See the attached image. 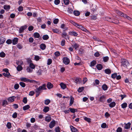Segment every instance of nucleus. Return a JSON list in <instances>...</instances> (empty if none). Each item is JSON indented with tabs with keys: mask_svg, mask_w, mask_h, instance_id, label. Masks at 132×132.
<instances>
[{
	"mask_svg": "<svg viewBox=\"0 0 132 132\" xmlns=\"http://www.w3.org/2000/svg\"><path fill=\"white\" fill-rule=\"evenodd\" d=\"M63 63L66 65L68 64L70 62L69 59L67 57H63Z\"/></svg>",
	"mask_w": 132,
	"mask_h": 132,
	"instance_id": "obj_5",
	"label": "nucleus"
},
{
	"mask_svg": "<svg viewBox=\"0 0 132 132\" xmlns=\"http://www.w3.org/2000/svg\"><path fill=\"white\" fill-rule=\"evenodd\" d=\"M116 12L118 15L126 18L129 20L131 21L132 19L129 16L126 14H124L122 12L119 11L118 10H116Z\"/></svg>",
	"mask_w": 132,
	"mask_h": 132,
	"instance_id": "obj_1",
	"label": "nucleus"
},
{
	"mask_svg": "<svg viewBox=\"0 0 132 132\" xmlns=\"http://www.w3.org/2000/svg\"><path fill=\"white\" fill-rule=\"evenodd\" d=\"M30 107L29 105H27L23 107V110H26L29 109L30 108Z\"/></svg>",
	"mask_w": 132,
	"mask_h": 132,
	"instance_id": "obj_32",
	"label": "nucleus"
},
{
	"mask_svg": "<svg viewBox=\"0 0 132 132\" xmlns=\"http://www.w3.org/2000/svg\"><path fill=\"white\" fill-rule=\"evenodd\" d=\"M41 49L42 50H44L45 49L46 47L45 45L44 44H42L40 46Z\"/></svg>",
	"mask_w": 132,
	"mask_h": 132,
	"instance_id": "obj_26",
	"label": "nucleus"
},
{
	"mask_svg": "<svg viewBox=\"0 0 132 132\" xmlns=\"http://www.w3.org/2000/svg\"><path fill=\"white\" fill-rule=\"evenodd\" d=\"M43 72V71L42 70L40 69L38 71L37 73L38 75H41L42 74Z\"/></svg>",
	"mask_w": 132,
	"mask_h": 132,
	"instance_id": "obj_37",
	"label": "nucleus"
},
{
	"mask_svg": "<svg viewBox=\"0 0 132 132\" xmlns=\"http://www.w3.org/2000/svg\"><path fill=\"white\" fill-rule=\"evenodd\" d=\"M50 102V101L48 99H46L45 101V104L48 105Z\"/></svg>",
	"mask_w": 132,
	"mask_h": 132,
	"instance_id": "obj_40",
	"label": "nucleus"
},
{
	"mask_svg": "<svg viewBox=\"0 0 132 132\" xmlns=\"http://www.w3.org/2000/svg\"><path fill=\"white\" fill-rule=\"evenodd\" d=\"M23 102L25 104H26L27 103V101L26 97H24L23 98Z\"/></svg>",
	"mask_w": 132,
	"mask_h": 132,
	"instance_id": "obj_61",
	"label": "nucleus"
},
{
	"mask_svg": "<svg viewBox=\"0 0 132 132\" xmlns=\"http://www.w3.org/2000/svg\"><path fill=\"white\" fill-rule=\"evenodd\" d=\"M60 130V128L59 127L56 128L55 129V132H61Z\"/></svg>",
	"mask_w": 132,
	"mask_h": 132,
	"instance_id": "obj_46",
	"label": "nucleus"
},
{
	"mask_svg": "<svg viewBox=\"0 0 132 132\" xmlns=\"http://www.w3.org/2000/svg\"><path fill=\"white\" fill-rule=\"evenodd\" d=\"M70 128L72 132H78V130L73 126H71Z\"/></svg>",
	"mask_w": 132,
	"mask_h": 132,
	"instance_id": "obj_10",
	"label": "nucleus"
},
{
	"mask_svg": "<svg viewBox=\"0 0 132 132\" xmlns=\"http://www.w3.org/2000/svg\"><path fill=\"white\" fill-rule=\"evenodd\" d=\"M49 108L48 106H45L43 109V111L44 112L46 113L49 110Z\"/></svg>",
	"mask_w": 132,
	"mask_h": 132,
	"instance_id": "obj_21",
	"label": "nucleus"
},
{
	"mask_svg": "<svg viewBox=\"0 0 132 132\" xmlns=\"http://www.w3.org/2000/svg\"><path fill=\"white\" fill-rule=\"evenodd\" d=\"M102 88L103 90L105 91L107 90L108 87L106 84H104L102 85Z\"/></svg>",
	"mask_w": 132,
	"mask_h": 132,
	"instance_id": "obj_24",
	"label": "nucleus"
},
{
	"mask_svg": "<svg viewBox=\"0 0 132 132\" xmlns=\"http://www.w3.org/2000/svg\"><path fill=\"white\" fill-rule=\"evenodd\" d=\"M49 38L48 36L47 35L43 36L42 38L44 40H47Z\"/></svg>",
	"mask_w": 132,
	"mask_h": 132,
	"instance_id": "obj_31",
	"label": "nucleus"
},
{
	"mask_svg": "<svg viewBox=\"0 0 132 132\" xmlns=\"http://www.w3.org/2000/svg\"><path fill=\"white\" fill-rule=\"evenodd\" d=\"M17 116V113L15 112L13 113L12 115V117L13 118H16Z\"/></svg>",
	"mask_w": 132,
	"mask_h": 132,
	"instance_id": "obj_52",
	"label": "nucleus"
},
{
	"mask_svg": "<svg viewBox=\"0 0 132 132\" xmlns=\"http://www.w3.org/2000/svg\"><path fill=\"white\" fill-rule=\"evenodd\" d=\"M17 47L18 48L20 49H22L23 48L22 45L20 44H17Z\"/></svg>",
	"mask_w": 132,
	"mask_h": 132,
	"instance_id": "obj_48",
	"label": "nucleus"
},
{
	"mask_svg": "<svg viewBox=\"0 0 132 132\" xmlns=\"http://www.w3.org/2000/svg\"><path fill=\"white\" fill-rule=\"evenodd\" d=\"M46 85L45 84H43L42 86H40L38 88H37L36 89L37 90V91H39L41 92L43 90H46Z\"/></svg>",
	"mask_w": 132,
	"mask_h": 132,
	"instance_id": "obj_4",
	"label": "nucleus"
},
{
	"mask_svg": "<svg viewBox=\"0 0 132 132\" xmlns=\"http://www.w3.org/2000/svg\"><path fill=\"white\" fill-rule=\"evenodd\" d=\"M106 98V96L104 95H103L102 96L100 97L99 99V101L100 102H103Z\"/></svg>",
	"mask_w": 132,
	"mask_h": 132,
	"instance_id": "obj_12",
	"label": "nucleus"
},
{
	"mask_svg": "<svg viewBox=\"0 0 132 132\" xmlns=\"http://www.w3.org/2000/svg\"><path fill=\"white\" fill-rule=\"evenodd\" d=\"M10 7V6L9 5H5L4 6V9L5 10H9Z\"/></svg>",
	"mask_w": 132,
	"mask_h": 132,
	"instance_id": "obj_38",
	"label": "nucleus"
},
{
	"mask_svg": "<svg viewBox=\"0 0 132 132\" xmlns=\"http://www.w3.org/2000/svg\"><path fill=\"white\" fill-rule=\"evenodd\" d=\"M40 59V58L39 56L37 55L35 56V59L36 61H38Z\"/></svg>",
	"mask_w": 132,
	"mask_h": 132,
	"instance_id": "obj_64",
	"label": "nucleus"
},
{
	"mask_svg": "<svg viewBox=\"0 0 132 132\" xmlns=\"http://www.w3.org/2000/svg\"><path fill=\"white\" fill-rule=\"evenodd\" d=\"M35 92L36 93V97H38L40 94V93H41V92L39 91H37V90H36V89L35 90Z\"/></svg>",
	"mask_w": 132,
	"mask_h": 132,
	"instance_id": "obj_57",
	"label": "nucleus"
},
{
	"mask_svg": "<svg viewBox=\"0 0 132 132\" xmlns=\"http://www.w3.org/2000/svg\"><path fill=\"white\" fill-rule=\"evenodd\" d=\"M80 27H80L79 29H81L83 31H85L87 33L89 32L83 26H81Z\"/></svg>",
	"mask_w": 132,
	"mask_h": 132,
	"instance_id": "obj_22",
	"label": "nucleus"
},
{
	"mask_svg": "<svg viewBox=\"0 0 132 132\" xmlns=\"http://www.w3.org/2000/svg\"><path fill=\"white\" fill-rule=\"evenodd\" d=\"M84 120L88 122H91V119L87 117H85L84 118Z\"/></svg>",
	"mask_w": 132,
	"mask_h": 132,
	"instance_id": "obj_42",
	"label": "nucleus"
},
{
	"mask_svg": "<svg viewBox=\"0 0 132 132\" xmlns=\"http://www.w3.org/2000/svg\"><path fill=\"white\" fill-rule=\"evenodd\" d=\"M19 87V85L18 84H16L14 86V88L15 89H17Z\"/></svg>",
	"mask_w": 132,
	"mask_h": 132,
	"instance_id": "obj_63",
	"label": "nucleus"
},
{
	"mask_svg": "<svg viewBox=\"0 0 132 132\" xmlns=\"http://www.w3.org/2000/svg\"><path fill=\"white\" fill-rule=\"evenodd\" d=\"M60 1L59 0H55L54 3L56 5H57L60 3Z\"/></svg>",
	"mask_w": 132,
	"mask_h": 132,
	"instance_id": "obj_62",
	"label": "nucleus"
},
{
	"mask_svg": "<svg viewBox=\"0 0 132 132\" xmlns=\"http://www.w3.org/2000/svg\"><path fill=\"white\" fill-rule=\"evenodd\" d=\"M30 68L28 67H27L26 70L28 72H31L32 71V70L30 69Z\"/></svg>",
	"mask_w": 132,
	"mask_h": 132,
	"instance_id": "obj_44",
	"label": "nucleus"
},
{
	"mask_svg": "<svg viewBox=\"0 0 132 132\" xmlns=\"http://www.w3.org/2000/svg\"><path fill=\"white\" fill-rule=\"evenodd\" d=\"M117 76V74L116 73L112 74L111 75V77L113 78H115Z\"/></svg>",
	"mask_w": 132,
	"mask_h": 132,
	"instance_id": "obj_50",
	"label": "nucleus"
},
{
	"mask_svg": "<svg viewBox=\"0 0 132 132\" xmlns=\"http://www.w3.org/2000/svg\"><path fill=\"white\" fill-rule=\"evenodd\" d=\"M96 64V61L94 60L92 61L90 63V66L93 67Z\"/></svg>",
	"mask_w": 132,
	"mask_h": 132,
	"instance_id": "obj_35",
	"label": "nucleus"
},
{
	"mask_svg": "<svg viewBox=\"0 0 132 132\" xmlns=\"http://www.w3.org/2000/svg\"><path fill=\"white\" fill-rule=\"evenodd\" d=\"M6 39L4 37H0V45L3 44L5 42Z\"/></svg>",
	"mask_w": 132,
	"mask_h": 132,
	"instance_id": "obj_11",
	"label": "nucleus"
},
{
	"mask_svg": "<svg viewBox=\"0 0 132 132\" xmlns=\"http://www.w3.org/2000/svg\"><path fill=\"white\" fill-rule=\"evenodd\" d=\"M6 126L9 129H10L11 128V123L10 122L7 123L6 125Z\"/></svg>",
	"mask_w": 132,
	"mask_h": 132,
	"instance_id": "obj_47",
	"label": "nucleus"
},
{
	"mask_svg": "<svg viewBox=\"0 0 132 132\" xmlns=\"http://www.w3.org/2000/svg\"><path fill=\"white\" fill-rule=\"evenodd\" d=\"M5 53L3 52H2L0 53V56L2 57H4L5 56Z\"/></svg>",
	"mask_w": 132,
	"mask_h": 132,
	"instance_id": "obj_41",
	"label": "nucleus"
},
{
	"mask_svg": "<svg viewBox=\"0 0 132 132\" xmlns=\"http://www.w3.org/2000/svg\"><path fill=\"white\" fill-rule=\"evenodd\" d=\"M29 67L31 69H34L35 68V66L32 63H30L29 64Z\"/></svg>",
	"mask_w": 132,
	"mask_h": 132,
	"instance_id": "obj_29",
	"label": "nucleus"
},
{
	"mask_svg": "<svg viewBox=\"0 0 132 132\" xmlns=\"http://www.w3.org/2000/svg\"><path fill=\"white\" fill-rule=\"evenodd\" d=\"M74 15L76 16H78L80 14V12L78 11H75L73 12Z\"/></svg>",
	"mask_w": 132,
	"mask_h": 132,
	"instance_id": "obj_28",
	"label": "nucleus"
},
{
	"mask_svg": "<svg viewBox=\"0 0 132 132\" xmlns=\"http://www.w3.org/2000/svg\"><path fill=\"white\" fill-rule=\"evenodd\" d=\"M47 86V88L48 89H50L52 88L53 87V85L51 83L49 82L48 83Z\"/></svg>",
	"mask_w": 132,
	"mask_h": 132,
	"instance_id": "obj_16",
	"label": "nucleus"
},
{
	"mask_svg": "<svg viewBox=\"0 0 132 132\" xmlns=\"http://www.w3.org/2000/svg\"><path fill=\"white\" fill-rule=\"evenodd\" d=\"M122 129L120 127H118L116 130L117 132H122Z\"/></svg>",
	"mask_w": 132,
	"mask_h": 132,
	"instance_id": "obj_53",
	"label": "nucleus"
},
{
	"mask_svg": "<svg viewBox=\"0 0 132 132\" xmlns=\"http://www.w3.org/2000/svg\"><path fill=\"white\" fill-rule=\"evenodd\" d=\"M18 41V39L17 38H14L12 40V43L13 45L17 44Z\"/></svg>",
	"mask_w": 132,
	"mask_h": 132,
	"instance_id": "obj_14",
	"label": "nucleus"
},
{
	"mask_svg": "<svg viewBox=\"0 0 132 132\" xmlns=\"http://www.w3.org/2000/svg\"><path fill=\"white\" fill-rule=\"evenodd\" d=\"M63 2L64 4L66 5H68L69 3V0H64Z\"/></svg>",
	"mask_w": 132,
	"mask_h": 132,
	"instance_id": "obj_54",
	"label": "nucleus"
},
{
	"mask_svg": "<svg viewBox=\"0 0 132 132\" xmlns=\"http://www.w3.org/2000/svg\"><path fill=\"white\" fill-rule=\"evenodd\" d=\"M105 73L108 74H110L111 73V71L109 69H106L104 70Z\"/></svg>",
	"mask_w": 132,
	"mask_h": 132,
	"instance_id": "obj_27",
	"label": "nucleus"
},
{
	"mask_svg": "<svg viewBox=\"0 0 132 132\" xmlns=\"http://www.w3.org/2000/svg\"><path fill=\"white\" fill-rule=\"evenodd\" d=\"M51 117L49 116H47L46 117L45 121H46L49 122L51 120Z\"/></svg>",
	"mask_w": 132,
	"mask_h": 132,
	"instance_id": "obj_30",
	"label": "nucleus"
},
{
	"mask_svg": "<svg viewBox=\"0 0 132 132\" xmlns=\"http://www.w3.org/2000/svg\"><path fill=\"white\" fill-rule=\"evenodd\" d=\"M106 20L108 21H109L111 22H113V20H114V19H111L110 18L107 17L106 18Z\"/></svg>",
	"mask_w": 132,
	"mask_h": 132,
	"instance_id": "obj_36",
	"label": "nucleus"
},
{
	"mask_svg": "<svg viewBox=\"0 0 132 132\" xmlns=\"http://www.w3.org/2000/svg\"><path fill=\"white\" fill-rule=\"evenodd\" d=\"M55 121L53 120L49 124V127L51 128H52L55 125Z\"/></svg>",
	"mask_w": 132,
	"mask_h": 132,
	"instance_id": "obj_7",
	"label": "nucleus"
},
{
	"mask_svg": "<svg viewBox=\"0 0 132 132\" xmlns=\"http://www.w3.org/2000/svg\"><path fill=\"white\" fill-rule=\"evenodd\" d=\"M52 61L51 59H49L47 60V64L48 65H50L52 63Z\"/></svg>",
	"mask_w": 132,
	"mask_h": 132,
	"instance_id": "obj_58",
	"label": "nucleus"
},
{
	"mask_svg": "<svg viewBox=\"0 0 132 132\" xmlns=\"http://www.w3.org/2000/svg\"><path fill=\"white\" fill-rule=\"evenodd\" d=\"M16 97L14 96H12L9 97L7 99V100L9 102H12L14 101V99H15Z\"/></svg>",
	"mask_w": 132,
	"mask_h": 132,
	"instance_id": "obj_9",
	"label": "nucleus"
},
{
	"mask_svg": "<svg viewBox=\"0 0 132 132\" xmlns=\"http://www.w3.org/2000/svg\"><path fill=\"white\" fill-rule=\"evenodd\" d=\"M121 66L126 67L129 66V63L128 61L125 59H122L121 60Z\"/></svg>",
	"mask_w": 132,
	"mask_h": 132,
	"instance_id": "obj_2",
	"label": "nucleus"
},
{
	"mask_svg": "<svg viewBox=\"0 0 132 132\" xmlns=\"http://www.w3.org/2000/svg\"><path fill=\"white\" fill-rule=\"evenodd\" d=\"M106 124L105 123H103L101 125V127L102 128H104L106 127H106Z\"/></svg>",
	"mask_w": 132,
	"mask_h": 132,
	"instance_id": "obj_49",
	"label": "nucleus"
},
{
	"mask_svg": "<svg viewBox=\"0 0 132 132\" xmlns=\"http://www.w3.org/2000/svg\"><path fill=\"white\" fill-rule=\"evenodd\" d=\"M84 88L83 87H80L78 89V91L79 92H81L82 91L84 90Z\"/></svg>",
	"mask_w": 132,
	"mask_h": 132,
	"instance_id": "obj_56",
	"label": "nucleus"
},
{
	"mask_svg": "<svg viewBox=\"0 0 132 132\" xmlns=\"http://www.w3.org/2000/svg\"><path fill=\"white\" fill-rule=\"evenodd\" d=\"M27 26L26 25L22 26L19 29V32L21 33L23 32L24 30L27 28Z\"/></svg>",
	"mask_w": 132,
	"mask_h": 132,
	"instance_id": "obj_6",
	"label": "nucleus"
},
{
	"mask_svg": "<svg viewBox=\"0 0 132 132\" xmlns=\"http://www.w3.org/2000/svg\"><path fill=\"white\" fill-rule=\"evenodd\" d=\"M109 57L107 56L104 57L103 58V60L104 61V62H107L109 60Z\"/></svg>",
	"mask_w": 132,
	"mask_h": 132,
	"instance_id": "obj_39",
	"label": "nucleus"
},
{
	"mask_svg": "<svg viewBox=\"0 0 132 132\" xmlns=\"http://www.w3.org/2000/svg\"><path fill=\"white\" fill-rule=\"evenodd\" d=\"M131 124L130 122H128L126 124L124 127V128L126 129H129L130 127Z\"/></svg>",
	"mask_w": 132,
	"mask_h": 132,
	"instance_id": "obj_13",
	"label": "nucleus"
},
{
	"mask_svg": "<svg viewBox=\"0 0 132 132\" xmlns=\"http://www.w3.org/2000/svg\"><path fill=\"white\" fill-rule=\"evenodd\" d=\"M97 69L99 70H100L103 67L101 64H97L96 65Z\"/></svg>",
	"mask_w": 132,
	"mask_h": 132,
	"instance_id": "obj_25",
	"label": "nucleus"
},
{
	"mask_svg": "<svg viewBox=\"0 0 132 132\" xmlns=\"http://www.w3.org/2000/svg\"><path fill=\"white\" fill-rule=\"evenodd\" d=\"M7 101L6 100H4L3 102L2 105L5 106L6 105H7Z\"/></svg>",
	"mask_w": 132,
	"mask_h": 132,
	"instance_id": "obj_43",
	"label": "nucleus"
},
{
	"mask_svg": "<svg viewBox=\"0 0 132 132\" xmlns=\"http://www.w3.org/2000/svg\"><path fill=\"white\" fill-rule=\"evenodd\" d=\"M75 82L77 84H80L81 83L82 81L81 79L80 78H76L75 80Z\"/></svg>",
	"mask_w": 132,
	"mask_h": 132,
	"instance_id": "obj_15",
	"label": "nucleus"
},
{
	"mask_svg": "<svg viewBox=\"0 0 132 132\" xmlns=\"http://www.w3.org/2000/svg\"><path fill=\"white\" fill-rule=\"evenodd\" d=\"M20 85L22 87H24L26 86L25 83L23 82H20L19 83Z\"/></svg>",
	"mask_w": 132,
	"mask_h": 132,
	"instance_id": "obj_45",
	"label": "nucleus"
},
{
	"mask_svg": "<svg viewBox=\"0 0 132 132\" xmlns=\"http://www.w3.org/2000/svg\"><path fill=\"white\" fill-rule=\"evenodd\" d=\"M69 109L70 111L72 113H74L75 112V109H74L70 108Z\"/></svg>",
	"mask_w": 132,
	"mask_h": 132,
	"instance_id": "obj_55",
	"label": "nucleus"
},
{
	"mask_svg": "<svg viewBox=\"0 0 132 132\" xmlns=\"http://www.w3.org/2000/svg\"><path fill=\"white\" fill-rule=\"evenodd\" d=\"M21 81L23 82H29L30 83H37V82L34 80H30L26 78L22 77L20 78Z\"/></svg>",
	"mask_w": 132,
	"mask_h": 132,
	"instance_id": "obj_3",
	"label": "nucleus"
},
{
	"mask_svg": "<svg viewBox=\"0 0 132 132\" xmlns=\"http://www.w3.org/2000/svg\"><path fill=\"white\" fill-rule=\"evenodd\" d=\"M73 47L75 48L76 50L77 49L79 48V45L78 44L76 43H75L72 45Z\"/></svg>",
	"mask_w": 132,
	"mask_h": 132,
	"instance_id": "obj_18",
	"label": "nucleus"
},
{
	"mask_svg": "<svg viewBox=\"0 0 132 132\" xmlns=\"http://www.w3.org/2000/svg\"><path fill=\"white\" fill-rule=\"evenodd\" d=\"M60 85L61 88L63 89H64L66 88V85L63 83H61L60 84Z\"/></svg>",
	"mask_w": 132,
	"mask_h": 132,
	"instance_id": "obj_20",
	"label": "nucleus"
},
{
	"mask_svg": "<svg viewBox=\"0 0 132 132\" xmlns=\"http://www.w3.org/2000/svg\"><path fill=\"white\" fill-rule=\"evenodd\" d=\"M23 8L22 6H20L18 9V10L20 12L22 11H23Z\"/></svg>",
	"mask_w": 132,
	"mask_h": 132,
	"instance_id": "obj_60",
	"label": "nucleus"
},
{
	"mask_svg": "<svg viewBox=\"0 0 132 132\" xmlns=\"http://www.w3.org/2000/svg\"><path fill=\"white\" fill-rule=\"evenodd\" d=\"M52 30L53 31L54 33H58L59 32V30L56 29H52Z\"/></svg>",
	"mask_w": 132,
	"mask_h": 132,
	"instance_id": "obj_51",
	"label": "nucleus"
},
{
	"mask_svg": "<svg viewBox=\"0 0 132 132\" xmlns=\"http://www.w3.org/2000/svg\"><path fill=\"white\" fill-rule=\"evenodd\" d=\"M34 36L35 38H39L40 37V35L39 33L38 32H35L34 33Z\"/></svg>",
	"mask_w": 132,
	"mask_h": 132,
	"instance_id": "obj_19",
	"label": "nucleus"
},
{
	"mask_svg": "<svg viewBox=\"0 0 132 132\" xmlns=\"http://www.w3.org/2000/svg\"><path fill=\"white\" fill-rule=\"evenodd\" d=\"M74 98L72 96H71L70 97V100L69 104L70 106H71L73 104L74 102Z\"/></svg>",
	"mask_w": 132,
	"mask_h": 132,
	"instance_id": "obj_23",
	"label": "nucleus"
},
{
	"mask_svg": "<svg viewBox=\"0 0 132 132\" xmlns=\"http://www.w3.org/2000/svg\"><path fill=\"white\" fill-rule=\"evenodd\" d=\"M116 105V103L114 102H111L109 104V106L111 108H113Z\"/></svg>",
	"mask_w": 132,
	"mask_h": 132,
	"instance_id": "obj_17",
	"label": "nucleus"
},
{
	"mask_svg": "<svg viewBox=\"0 0 132 132\" xmlns=\"http://www.w3.org/2000/svg\"><path fill=\"white\" fill-rule=\"evenodd\" d=\"M121 107L123 109L126 108L127 106V104L126 103H124L121 105Z\"/></svg>",
	"mask_w": 132,
	"mask_h": 132,
	"instance_id": "obj_34",
	"label": "nucleus"
},
{
	"mask_svg": "<svg viewBox=\"0 0 132 132\" xmlns=\"http://www.w3.org/2000/svg\"><path fill=\"white\" fill-rule=\"evenodd\" d=\"M59 21L58 19H55L53 21V23L55 24H57L58 23Z\"/></svg>",
	"mask_w": 132,
	"mask_h": 132,
	"instance_id": "obj_59",
	"label": "nucleus"
},
{
	"mask_svg": "<svg viewBox=\"0 0 132 132\" xmlns=\"http://www.w3.org/2000/svg\"><path fill=\"white\" fill-rule=\"evenodd\" d=\"M16 69L18 71H20L22 69V67L21 65H18Z\"/></svg>",
	"mask_w": 132,
	"mask_h": 132,
	"instance_id": "obj_33",
	"label": "nucleus"
},
{
	"mask_svg": "<svg viewBox=\"0 0 132 132\" xmlns=\"http://www.w3.org/2000/svg\"><path fill=\"white\" fill-rule=\"evenodd\" d=\"M69 34L70 35L74 36H77L78 35L76 32L73 31L69 32Z\"/></svg>",
	"mask_w": 132,
	"mask_h": 132,
	"instance_id": "obj_8",
	"label": "nucleus"
}]
</instances>
